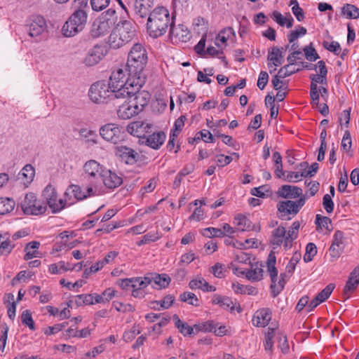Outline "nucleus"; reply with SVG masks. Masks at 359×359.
Wrapping results in <instances>:
<instances>
[{
    "mask_svg": "<svg viewBox=\"0 0 359 359\" xmlns=\"http://www.w3.org/2000/svg\"><path fill=\"white\" fill-rule=\"evenodd\" d=\"M92 9L95 11H101L107 8L110 0H90Z\"/></svg>",
    "mask_w": 359,
    "mask_h": 359,
    "instance_id": "nucleus-61",
    "label": "nucleus"
},
{
    "mask_svg": "<svg viewBox=\"0 0 359 359\" xmlns=\"http://www.w3.org/2000/svg\"><path fill=\"white\" fill-rule=\"evenodd\" d=\"M173 23L174 17H170L169 11L164 7H158L148 17L147 32L151 37L156 39L164 35Z\"/></svg>",
    "mask_w": 359,
    "mask_h": 359,
    "instance_id": "nucleus-1",
    "label": "nucleus"
},
{
    "mask_svg": "<svg viewBox=\"0 0 359 359\" xmlns=\"http://www.w3.org/2000/svg\"><path fill=\"white\" fill-rule=\"evenodd\" d=\"M134 93H132L131 98L130 101L132 102L136 109H138L140 112L143 111L144 108L148 105L151 100V94L147 90H140L142 87H133Z\"/></svg>",
    "mask_w": 359,
    "mask_h": 359,
    "instance_id": "nucleus-13",
    "label": "nucleus"
},
{
    "mask_svg": "<svg viewBox=\"0 0 359 359\" xmlns=\"http://www.w3.org/2000/svg\"><path fill=\"white\" fill-rule=\"evenodd\" d=\"M21 208L25 215H39L46 212L47 206L46 203L38 200L34 194L29 193L21 203Z\"/></svg>",
    "mask_w": 359,
    "mask_h": 359,
    "instance_id": "nucleus-5",
    "label": "nucleus"
},
{
    "mask_svg": "<svg viewBox=\"0 0 359 359\" xmlns=\"http://www.w3.org/2000/svg\"><path fill=\"white\" fill-rule=\"evenodd\" d=\"M109 43L112 48H119L128 43L122 37H120L118 32L115 29L109 37Z\"/></svg>",
    "mask_w": 359,
    "mask_h": 359,
    "instance_id": "nucleus-43",
    "label": "nucleus"
},
{
    "mask_svg": "<svg viewBox=\"0 0 359 359\" xmlns=\"http://www.w3.org/2000/svg\"><path fill=\"white\" fill-rule=\"evenodd\" d=\"M69 266V264H67ZM74 268L67 266V264L64 261H60L56 264H52L49 266V272L52 274H57L60 273V271H66L67 270H72Z\"/></svg>",
    "mask_w": 359,
    "mask_h": 359,
    "instance_id": "nucleus-49",
    "label": "nucleus"
},
{
    "mask_svg": "<svg viewBox=\"0 0 359 359\" xmlns=\"http://www.w3.org/2000/svg\"><path fill=\"white\" fill-rule=\"evenodd\" d=\"M139 113V110L136 109L135 105L130 102V100L128 102L124 103L120 106L117 110L118 116L123 120L130 119L132 117L137 115Z\"/></svg>",
    "mask_w": 359,
    "mask_h": 359,
    "instance_id": "nucleus-26",
    "label": "nucleus"
},
{
    "mask_svg": "<svg viewBox=\"0 0 359 359\" xmlns=\"http://www.w3.org/2000/svg\"><path fill=\"white\" fill-rule=\"evenodd\" d=\"M218 326V323H215L214 320H207L205 322L195 324L194 327L196 332H213L214 330Z\"/></svg>",
    "mask_w": 359,
    "mask_h": 359,
    "instance_id": "nucleus-42",
    "label": "nucleus"
},
{
    "mask_svg": "<svg viewBox=\"0 0 359 359\" xmlns=\"http://www.w3.org/2000/svg\"><path fill=\"white\" fill-rule=\"evenodd\" d=\"M123 128L114 123H107L100 129L102 137L107 142L117 144L123 140Z\"/></svg>",
    "mask_w": 359,
    "mask_h": 359,
    "instance_id": "nucleus-8",
    "label": "nucleus"
},
{
    "mask_svg": "<svg viewBox=\"0 0 359 359\" xmlns=\"http://www.w3.org/2000/svg\"><path fill=\"white\" fill-rule=\"evenodd\" d=\"M132 93H134L133 88L130 86L119 87L116 89H111L110 100L114 99H131Z\"/></svg>",
    "mask_w": 359,
    "mask_h": 359,
    "instance_id": "nucleus-33",
    "label": "nucleus"
},
{
    "mask_svg": "<svg viewBox=\"0 0 359 359\" xmlns=\"http://www.w3.org/2000/svg\"><path fill=\"white\" fill-rule=\"evenodd\" d=\"M344 233L341 231H336L334 236L331 246L329 248L330 256L332 258V261L338 259L342 253L344 245L343 243Z\"/></svg>",
    "mask_w": 359,
    "mask_h": 359,
    "instance_id": "nucleus-16",
    "label": "nucleus"
},
{
    "mask_svg": "<svg viewBox=\"0 0 359 359\" xmlns=\"http://www.w3.org/2000/svg\"><path fill=\"white\" fill-rule=\"evenodd\" d=\"M116 30L118 32L120 37H122L127 43L131 41L136 36L135 25L128 20L120 22L117 25Z\"/></svg>",
    "mask_w": 359,
    "mask_h": 359,
    "instance_id": "nucleus-15",
    "label": "nucleus"
},
{
    "mask_svg": "<svg viewBox=\"0 0 359 359\" xmlns=\"http://www.w3.org/2000/svg\"><path fill=\"white\" fill-rule=\"evenodd\" d=\"M148 277L151 279V284L154 283L152 287L158 290L167 287L171 281L169 276L165 273H150Z\"/></svg>",
    "mask_w": 359,
    "mask_h": 359,
    "instance_id": "nucleus-28",
    "label": "nucleus"
},
{
    "mask_svg": "<svg viewBox=\"0 0 359 359\" xmlns=\"http://www.w3.org/2000/svg\"><path fill=\"white\" fill-rule=\"evenodd\" d=\"M276 257L275 252L271 251L266 261L267 271L270 275L271 279L278 278V269L276 267Z\"/></svg>",
    "mask_w": 359,
    "mask_h": 359,
    "instance_id": "nucleus-41",
    "label": "nucleus"
},
{
    "mask_svg": "<svg viewBox=\"0 0 359 359\" xmlns=\"http://www.w3.org/2000/svg\"><path fill=\"white\" fill-rule=\"evenodd\" d=\"M302 194V189L297 186L284 184L280 187L276 192L278 196L283 198H297Z\"/></svg>",
    "mask_w": 359,
    "mask_h": 359,
    "instance_id": "nucleus-24",
    "label": "nucleus"
},
{
    "mask_svg": "<svg viewBox=\"0 0 359 359\" xmlns=\"http://www.w3.org/2000/svg\"><path fill=\"white\" fill-rule=\"evenodd\" d=\"M8 327L6 324L0 325V350L3 352L4 351L7 337H8Z\"/></svg>",
    "mask_w": 359,
    "mask_h": 359,
    "instance_id": "nucleus-62",
    "label": "nucleus"
},
{
    "mask_svg": "<svg viewBox=\"0 0 359 359\" xmlns=\"http://www.w3.org/2000/svg\"><path fill=\"white\" fill-rule=\"evenodd\" d=\"M341 14L348 19L359 18V8L353 4H346L341 8Z\"/></svg>",
    "mask_w": 359,
    "mask_h": 359,
    "instance_id": "nucleus-40",
    "label": "nucleus"
},
{
    "mask_svg": "<svg viewBox=\"0 0 359 359\" xmlns=\"http://www.w3.org/2000/svg\"><path fill=\"white\" fill-rule=\"evenodd\" d=\"M213 304H218L219 306L226 310L233 311L235 305L231 298L219 294H215L212 299Z\"/></svg>",
    "mask_w": 359,
    "mask_h": 359,
    "instance_id": "nucleus-34",
    "label": "nucleus"
},
{
    "mask_svg": "<svg viewBox=\"0 0 359 359\" xmlns=\"http://www.w3.org/2000/svg\"><path fill=\"white\" fill-rule=\"evenodd\" d=\"M201 140H203L205 142H213L214 137L209 130H203L198 132L194 137H189L188 142L191 144H194L196 142H198Z\"/></svg>",
    "mask_w": 359,
    "mask_h": 359,
    "instance_id": "nucleus-38",
    "label": "nucleus"
},
{
    "mask_svg": "<svg viewBox=\"0 0 359 359\" xmlns=\"http://www.w3.org/2000/svg\"><path fill=\"white\" fill-rule=\"evenodd\" d=\"M286 230L284 226H279L273 229L270 237V243L274 246H280L285 243Z\"/></svg>",
    "mask_w": 359,
    "mask_h": 359,
    "instance_id": "nucleus-30",
    "label": "nucleus"
},
{
    "mask_svg": "<svg viewBox=\"0 0 359 359\" xmlns=\"http://www.w3.org/2000/svg\"><path fill=\"white\" fill-rule=\"evenodd\" d=\"M172 318L175 322V327L184 337H191L197 334L196 330L194 331V325L191 327L189 326L187 323L182 321L177 314H175Z\"/></svg>",
    "mask_w": 359,
    "mask_h": 359,
    "instance_id": "nucleus-29",
    "label": "nucleus"
},
{
    "mask_svg": "<svg viewBox=\"0 0 359 359\" xmlns=\"http://www.w3.org/2000/svg\"><path fill=\"white\" fill-rule=\"evenodd\" d=\"M277 210L280 213L278 217L285 219L288 215H296L299 211L294 201L291 200L280 201L277 204Z\"/></svg>",
    "mask_w": 359,
    "mask_h": 359,
    "instance_id": "nucleus-23",
    "label": "nucleus"
},
{
    "mask_svg": "<svg viewBox=\"0 0 359 359\" xmlns=\"http://www.w3.org/2000/svg\"><path fill=\"white\" fill-rule=\"evenodd\" d=\"M306 32L307 30L305 27L299 26L298 29L291 31L290 33L287 34V39L290 43H293L298 37L305 35Z\"/></svg>",
    "mask_w": 359,
    "mask_h": 359,
    "instance_id": "nucleus-59",
    "label": "nucleus"
},
{
    "mask_svg": "<svg viewBox=\"0 0 359 359\" xmlns=\"http://www.w3.org/2000/svg\"><path fill=\"white\" fill-rule=\"evenodd\" d=\"M99 18H101V20H105L107 22H108L110 25L114 27L115 23L118 20V15L116 14V11L114 8H109L106 11L103 12Z\"/></svg>",
    "mask_w": 359,
    "mask_h": 359,
    "instance_id": "nucleus-45",
    "label": "nucleus"
},
{
    "mask_svg": "<svg viewBox=\"0 0 359 359\" xmlns=\"http://www.w3.org/2000/svg\"><path fill=\"white\" fill-rule=\"evenodd\" d=\"M105 168L95 160L88 161L83 165V170L86 177L92 183L100 179Z\"/></svg>",
    "mask_w": 359,
    "mask_h": 359,
    "instance_id": "nucleus-12",
    "label": "nucleus"
},
{
    "mask_svg": "<svg viewBox=\"0 0 359 359\" xmlns=\"http://www.w3.org/2000/svg\"><path fill=\"white\" fill-rule=\"evenodd\" d=\"M40 245V242L36 241L28 243L24 248V251L25 252L24 259L27 261L34 257H40L41 253L39 251Z\"/></svg>",
    "mask_w": 359,
    "mask_h": 359,
    "instance_id": "nucleus-31",
    "label": "nucleus"
},
{
    "mask_svg": "<svg viewBox=\"0 0 359 359\" xmlns=\"http://www.w3.org/2000/svg\"><path fill=\"white\" fill-rule=\"evenodd\" d=\"M113 27L100 18H96L90 28V35L93 38H98L109 33Z\"/></svg>",
    "mask_w": 359,
    "mask_h": 359,
    "instance_id": "nucleus-19",
    "label": "nucleus"
},
{
    "mask_svg": "<svg viewBox=\"0 0 359 359\" xmlns=\"http://www.w3.org/2000/svg\"><path fill=\"white\" fill-rule=\"evenodd\" d=\"M318 67L319 68L320 72V78H318L319 79V83L327 85V69L325 62L323 60L318 61Z\"/></svg>",
    "mask_w": 359,
    "mask_h": 359,
    "instance_id": "nucleus-56",
    "label": "nucleus"
},
{
    "mask_svg": "<svg viewBox=\"0 0 359 359\" xmlns=\"http://www.w3.org/2000/svg\"><path fill=\"white\" fill-rule=\"evenodd\" d=\"M335 287V285L334 283L328 284L321 292H320L316 297L321 301V302H324L326 301L330 296L331 295L332 291Z\"/></svg>",
    "mask_w": 359,
    "mask_h": 359,
    "instance_id": "nucleus-55",
    "label": "nucleus"
},
{
    "mask_svg": "<svg viewBox=\"0 0 359 359\" xmlns=\"http://www.w3.org/2000/svg\"><path fill=\"white\" fill-rule=\"evenodd\" d=\"M290 5H292V11L297 20L299 22L303 21L305 18L304 13L303 9L299 7L298 1L297 0H291Z\"/></svg>",
    "mask_w": 359,
    "mask_h": 359,
    "instance_id": "nucleus-53",
    "label": "nucleus"
},
{
    "mask_svg": "<svg viewBox=\"0 0 359 359\" xmlns=\"http://www.w3.org/2000/svg\"><path fill=\"white\" fill-rule=\"evenodd\" d=\"M43 196L46 198L49 208L53 213H57L66 206V201L62 198L57 200V194L54 187L49 184L43 191Z\"/></svg>",
    "mask_w": 359,
    "mask_h": 359,
    "instance_id": "nucleus-9",
    "label": "nucleus"
},
{
    "mask_svg": "<svg viewBox=\"0 0 359 359\" xmlns=\"http://www.w3.org/2000/svg\"><path fill=\"white\" fill-rule=\"evenodd\" d=\"M111 89L105 81H98L91 85L88 96L95 103H104L108 98L110 99Z\"/></svg>",
    "mask_w": 359,
    "mask_h": 359,
    "instance_id": "nucleus-6",
    "label": "nucleus"
},
{
    "mask_svg": "<svg viewBox=\"0 0 359 359\" xmlns=\"http://www.w3.org/2000/svg\"><path fill=\"white\" fill-rule=\"evenodd\" d=\"M87 19L88 14L84 10L76 9L62 26V34L66 37L76 35L85 28Z\"/></svg>",
    "mask_w": 359,
    "mask_h": 359,
    "instance_id": "nucleus-4",
    "label": "nucleus"
},
{
    "mask_svg": "<svg viewBox=\"0 0 359 359\" xmlns=\"http://www.w3.org/2000/svg\"><path fill=\"white\" fill-rule=\"evenodd\" d=\"M166 135L163 131L154 132L151 134H148L147 137L142 140L145 144L154 149H158L165 142Z\"/></svg>",
    "mask_w": 359,
    "mask_h": 359,
    "instance_id": "nucleus-25",
    "label": "nucleus"
},
{
    "mask_svg": "<svg viewBox=\"0 0 359 359\" xmlns=\"http://www.w3.org/2000/svg\"><path fill=\"white\" fill-rule=\"evenodd\" d=\"M315 223L317 226V228H325L330 230L328 226L329 224H332V220L327 217L316 215Z\"/></svg>",
    "mask_w": 359,
    "mask_h": 359,
    "instance_id": "nucleus-60",
    "label": "nucleus"
},
{
    "mask_svg": "<svg viewBox=\"0 0 359 359\" xmlns=\"http://www.w3.org/2000/svg\"><path fill=\"white\" fill-rule=\"evenodd\" d=\"M126 129L130 135L143 140L147 134L152 133L153 125L144 121H137L129 123Z\"/></svg>",
    "mask_w": 359,
    "mask_h": 359,
    "instance_id": "nucleus-11",
    "label": "nucleus"
},
{
    "mask_svg": "<svg viewBox=\"0 0 359 359\" xmlns=\"http://www.w3.org/2000/svg\"><path fill=\"white\" fill-rule=\"evenodd\" d=\"M74 303L76 306H81L83 305H92L94 304V302L93 301V297L90 294H83L73 297L67 304L69 307L72 306Z\"/></svg>",
    "mask_w": 359,
    "mask_h": 359,
    "instance_id": "nucleus-36",
    "label": "nucleus"
},
{
    "mask_svg": "<svg viewBox=\"0 0 359 359\" xmlns=\"http://www.w3.org/2000/svg\"><path fill=\"white\" fill-rule=\"evenodd\" d=\"M21 320L22 324L29 327L31 330H35L36 327L32 317V313L29 310H25L21 315Z\"/></svg>",
    "mask_w": 359,
    "mask_h": 359,
    "instance_id": "nucleus-54",
    "label": "nucleus"
},
{
    "mask_svg": "<svg viewBox=\"0 0 359 359\" xmlns=\"http://www.w3.org/2000/svg\"><path fill=\"white\" fill-rule=\"evenodd\" d=\"M104 186L110 189H114L119 187L123 183L121 177L116 172L105 168L100 178Z\"/></svg>",
    "mask_w": 359,
    "mask_h": 359,
    "instance_id": "nucleus-21",
    "label": "nucleus"
},
{
    "mask_svg": "<svg viewBox=\"0 0 359 359\" xmlns=\"http://www.w3.org/2000/svg\"><path fill=\"white\" fill-rule=\"evenodd\" d=\"M15 248L13 244L9 239L2 241L0 244V255L8 256Z\"/></svg>",
    "mask_w": 359,
    "mask_h": 359,
    "instance_id": "nucleus-58",
    "label": "nucleus"
},
{
    "mask_svg": "<svg viewBox=\"0 0 359 359\" xmlns=\"http://www.w3.org/2000/svg\"><path fill=\"white\" fill-rule=\"evenodd\" d=\"M286 276H287L286 273H280V280L278 283H277L278 278L271 279V290L272 296L273 297H276L277 295H278L280 294V292L283 290L285 283H286V281L285 280V278Z\"/></svg>",
    "mask_w": 359,
    "mask_h": 359,
    "instance_id": "nucleus-37",
    "label": "nucleus"
},
{
    "mask_svg": "<svg viewBox=\"0 0 359 359\" xmlns=\"http://www.w3.org/2000/svg\"><path fill=\"white\" fill-rule=\"evenodd\" d=\"M72 194L74 198L78 200H83L87 198L86 194L83 193L79 185L72 184L69 186L65 191V195Z\"/></svg>",
    "mask_w": 359,
    "mask_h": 359,
    "instance_id": "nucleus-46",
    "label": "nucleus"
},
{
    "mask_svg": "<svg viewBox=\"0 0 359 359\" xmlns=\"http://www.w3.org/2000/svg\"><path fill=\"white\" fill-rule=\"evenodd\" d=\"M153 6L154 0H135L132 7L137 16L144 18L149 15Z\"/></svg>",
    "mask_w": 359,
    "mask_h": 359,
    "instance_id": "nucleus-20",
    "label": "nucleus"
},
{
    "mask_svg": "<svg viewBox=\"0 0 359 359\" xmlns=\"http://www.w3.org/2000/svg\"><path fill=\"white\" fill-rule=\"evenodd\" d=\"M302 177H304V171L302 172L290 171L285 175L283 180L290 182H297L300 181Z\"/></svg>",
    "mask_w": 359,
    "mask_h": 359,
    "instance_id": "nucleus-63",
    "label": "nucleus"
},
{
    "mask_svg": "<svg viewBox=\"0 0 359 359\" xmlns=\"http://www.w3.org/2000/svg\"><path fill=\"white\" fill-rule=\"evenodd\" d=\"M278 329V325L271 323V326L269 327L266 331L264 332L265 335V341L264 344V349L266 351H271L273 346V339L276 334V330Z\"/></svg>",
    "mask_w": 359,
    "mask_h": 359,
    "instance_id": "nucleus-35",
    "label": "nucleus"
},
{
    "mask_svg": "<svg viewBox=\"0 0 359 359\" xmlns=\"http://www.w3.org/2000/svg\"><path fill=\"white\" fill-rule=\"evenodd\" d=\"M317 254L316 245L313 243H309L306 247V252L304 256L305 262H309L313 260L314 256Z\"/></svg>",
    "mask_w": 359,
    "mask_h": 359,
    "instance_id": "nucleus-52",
    "label": "nucleus"
},
{
    "mask_svg": "<svg viewBox=\"0 0 359 359\" xmlns=\"http://www.w3.org/2000/svg\"><path fill=\"white\" fill-rule=\"evenodd\" d=\"M209 271L218 278H222L224 276V265L219 262L211 266Z\"/></svg>",
    "mask_w": 359,
    "mask_h": 359,
    "instance_id": "nucleus-64",
    "label": "nucleus"
},
{
    "mask_svg": "<svg viewBox=\"0 0 359 359\" xmlns=\"http://www.w3.org/2000/svg\"><path fill=\"white\" fill-rule=\"evenodd\" d=\"M147 53L145 48L139 43L133 45L130 49L127 63L128 74L146 76L144 73V67L147 63Z\"/></svg>",
    "mask_w": 359,
    "mask_h": 359,
    "instance_id": "nucleus-2",
    "label": "nucleus"
},
{
    "mask_svg": "<svg viewBox=\"0 0 359 359\" xmlns=\"http://www.w3.org/2000/svg\"><path fill=\"white\" fill-rule=\"evenodd\" d=\"M202 234L204 236L208 238L212 237H223L226 235L224 232L221 229L214 228V227H208L203 230Z\"/></svg>",
    "mask_w": 359,
    "mask_h": 359,
    "instance_id": "nucleus-51",
    "label": "nucleus"
},
{
    "mask_svg": "<svg viewBox=\"0 0 359 359\" xmlns=\"http://www.w3.org/2000/svg\"><path fill=\"white\" fill-rule=\"evenodd\" d=\"M15 207V201L9 198H0V215L11 212Z\"/></svg>",
    "mask_w": 359,
    "mask_h": 359,
    "instance_id": "nucleus-44",
    "label": "nucleus"
},
{
    "mask_svg": "<svg viewBox=\"0 0 359 359\" xmlns=\"http://www.w3.org/2000/svg\"><path fill=\"white\" fill-rule=\"evenodd\" d=\"M263 266L259 262L251 264L250 269L246 271H241L242 274H245L246 278L252 281H259L263 278L264 271Z\"/></svg>",
    "mask_w": 359,
    "mask_h": 359,
    "instance_id": "nucleus-27",
    "label": "nucleus"
},
{
    "mask_svg": "<svg viewBox=\"0 0 359 359\" xmlns=\"http://www.w3.org/2000/svg\"><path fill=\"white\" fill-rule=\"evenodd\" d=\"M127 67L114 69L109 77L108 84L111 89L118 88L119 87L130 86L142 87L146 82V76L128 74Z\"/></svg>",
    "mask_w": 359,
    "mask_h": 359,
    "instance_id": "nucleus-3",
    "label": "nucleus"
},
{
    "mask_svg": "<svg viewBox=\"0 0 359 359\" xmlns=\"http://www.w3.org/2000/svg\"><path fill=\"white\" fill-rule=\"evenodd\" d=\"M303 51L304 52L306 60L310 62H314L320 58L319 55L313 46V43H311L309 45L305 46L303 48Z\"/></svg>",
    "mask_w": 359,
    "mask_h": 359,
    "instance_id": "nucleus-50",
    "label": "nucleus"
},
{
    "mask_svg": "<svg viewBox=\"0 0 359 359\" xmlns=\"http://www.w3.org/2000/svg\"><path fill=\"white\" fill-rule=\"evenodd\" d=\"M116 154L123 161L129 165L135 164L139 159L138 153L133 149L126 146H118L116 148Z\"/></svg>",
    "mask_w": 359,
    "mask_h": 359,
    "instance_id": "nucleus-18",
    "label": "nucleus"
},
{
    "mask_svg": "<svg viewBox=\"0 0 359 359\" xmlns=\"http://www.w3.org/2000/svg\"><path fill=\"white\" fill-rule=\"evenodd\" d=\"M170 36L176 43L187 42L191 38V33L186 26L181 24L175 25L173 23L170 28Z\"/></svg>",
    "mask_w": 359,
    "mask_h": 359,
    "instance_id": "nucleus-17",
    "label": "nucleus"
},
{
    "mask_svg": "<svg viewBox=\"0 0 359 359\" xmlns=\"http://www.w3.org/2000/svg\"><path fill=\"white\" fill-rule=\"evenodd\" d=\"M359 285V282L348 278L343 290V297L348 299Z\"/></svg>",
    "mask_w": 359,
    "mask_h": 359,
    "instance_id": "nucleus-47",
    "label": "nucleus"
},
{
    "mask_svg": "<svg viewBox=\"0 0 359 359\" xmlns=\"http://www.w3.org/2000/svg\"><path fill=\"white\" fill-rule=\"evenodd\" d=\"M300 259L301 254L297 252H294L289 263L286 266V273L292 275L295 269L296 264L299 262Z\"/></svg>",
    "mask_w": 359,
    "mask_h": 359,
    "instance_id": "nucleus-57",
    "label": "nucleus"
},
{
    "mask_svg": "<svg viewBox=\"0 0 359 359\" xmlns=\"http://www.w3.org/2000/svg\"><path fill=\"white\" fill-rule=\"evenodd\" d=\"M189 287L191 290L200 289L203 292H214L216 287L209 283L203 278H198L191 280L189 283Z\"/></svg>",
    "mask_w": 359,
    "mask_h": 359,
    "instance_id": "nucleus-32",
    "label": "nucleus"
},
{
    "mask_svg": "<svg viewBox=\"0 0 359 359\" xmlns=\"http://www.w3.org/2000/svg\"><path fill=\"white\" fill-rule=\"evenodd\" d=\"M233 224L237 227L238 231H250L252 229L251 222L245 216L241 214L236 215L234 217Z\"/></svg>",
    "mask_w": 359,
    "mask_h": 359,
    "instance_id": "nucleus-39",
    "label": "nucleus"
},
{
    "mask_svg": "<svg viewBox=\"0 0 359 359\" xmlns=\"http://www.w3.org/2000/svg\"><path fill=\"white\" fill-rule=\"evenodd\" d=\"M25 27L29 36L36 38V41H38L40 36L46 32V21L41 15H34L28 20Z\"/></svg>",
    "mask_w": 359,
    "mask_h": 359,
    "instance_id": "nucleus-7",
    "label": "nucleus"
},
{
    "mask_svg": "<svg viewBox=\"0 0 359 359\" xmlns=\"http://www.w3.org/2000/svg\"><path fill=\"white\" fill-rule=\"evenodd\" d=\"M180 300L183 302H187L192 306H199V299L195 295V294L190 292H184L180 294Z\"/></svg>",
    "mask_w": 359,
    "mask_h": 359,
    "instance_id": "nucleus-48",
    "label": "nucleus"
},
{
    "mask_svg": "<svg viewBox=\"0 0 359 359\" xmlns=\"http://www.w3.org/2000/svg\"><path fill=\"white\" fill-rule=\"evenodd\" d=\"M107 46L104 44L95 45L87 53L83 62L86 66H94L98 64L107 54Z\"/></svg>",
    "mask_w": 359,
    "mask_h": 359,
    "instance_id": "nucleus-10",
    "label": "nucleus"
},
{
    "mask_svg": "<svg viewBox=\"0 0 359 359\" xmlns=\"http://www.w3.org/2000/svg\"><path fill=\"white\" fill-rule=\"evenodd\" d=\"M285 50V49L284 48H278L277 46H273L269 49L267 55L269 62L267 65L270 74H272L276 70V68H273L272 70L271 67H277L283 64Z\"/></svg>",
    "mask_w": 359,
    "mask_h": 359,
    "instance_id": "nucleus-14",
    "label": "nucleus"
},
{
    "mask_svg": "<svg viewBox=\"0 0 359 359\" xmlns=\"http://www.w3.org/2000/svg\"><path fill=\"white\" fill-rule=\"evenodd\" d=\"M272 313L268 308H262L256 311L252 318V324L256 327H265L271 320Z\"/></svg>",
    "mask_w": 359,
    "mask_h": 359,
    "instance_id": "nucleus-22",
    "label": "nucleus"
}]
</instances>
